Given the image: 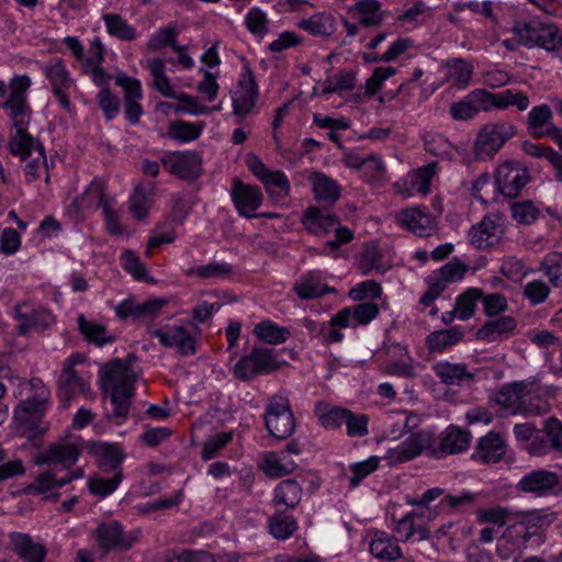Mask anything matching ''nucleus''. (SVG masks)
I'll return each instance as SVG.
<instances>
[{
	"label": "nucleus",
	"mask_w": 562,
	"mask_h": 562,
	"mask_svg": "<svg viewBox=\"0 0 562 562\" xmlns=\"http://www.w3.org/2000/svg\"><path fill=\"white\" fill-rule=\"evenodd\" d=\"M517 488L535 497L555 496L562 492V477L557 472L540 468L525 473Z\"/></svg>",
	"instance_id": "nucleus-9"
},
{
	"label": "nucleus",
	"mask_w": 562,
	"mask_h": 562,
	"mask_svg": "<svg viewBox=\"0 0 562 562\" xmlns=\"http://www.w3.org/2000/svg\"><path fill=\"white\" fill-rule=\"evenodd\" d=\"M437 172V164L430 162L422 168L411 172L407 178L409 186L415 193H420L423 196L427 195L430 191V183Z\"/></svg>",
	"instance_id": "nucleus-55"
},
{
	"label": "nucleus",
	"mask_w": 562,
	"mask_h": 562,
	"mask_svg": "<svg viewBox=\"0 0 562 562\" xmlns=\"http://www.w3.org/2000/svg\"><path fill=\"white\" fill-rule=\"evenodd\" d=\"M506 453V442L501 434L491 430L477 440L472 453V460L482 464L499 462Z\"/></svg>",
	"instance_id": "nucleus-24"
},
{
	"label": "nucleus",
	"mask_w": 562,
	"mask_h": 562,
	"mask_svg": "<svg viewBox=\"0 0 562 562\" xmlns=\"http://www.w3.org/2000/svg\"><path fill=\"white\" fill-rule=\"evenodd\" d=\"M80 450L75 445H59L49 449L47 458L53 464H61L65 468L72 467L79 459Z\"/></svg>",
	"instance_id": "nucleus-60"
},
{
	"label": "nucleus",
	"mask_w": 562,
	"mask_h": 562,
	"mask_svg": "<svg viewBox=\"0 0 562 562\" xmlns=\"http://www.w3.org/2000/svg\"><path fill=\"white\" fill-rule=\"evenodd\" d=\"M297 26L312 36L327 38L335 33L336 21L331 14L318 12L299 21Z\"/></svg>",
	"instance_id": "nucleus-32"
},
{
	"label": "nucleus",
	"mask_w": 562,
	"mask_h": 562,
	"mask_svg": "<svg viewBox=\"0 0 562 562\" xmlns=\"http://www.w3.org/2000/svg\"><path fill=\"white\" fill-rule=\"evenodd\" d=\"M435 442L436 436L432 431L420 429L412 432L396 447L389 448L384 459H386L391 465H395L412 461L424 453L430 457V451Z\"/></svg>",
	"instance_id": "nucleus-6"
},
{
	"label": "nucleus",
	"mask_w": 562,
	"mask_h": 562,
	"mask_svg": "<svg viewBox=\"0 0 562 562\" xmlns=\"http://www.w3.org/2000/svg\"><path fill=\"white\" fill-rule=\"evenodd\" d=\"M472 435L469 430L457 425H449L430 451V458L440 460L447 456H453L465 451L471 442Z\"/></svg>",
	"instance_id": "nucleus-15"
},
{
	"label": "nucleus",
	"mask_w": 562,
	"mask_h": 562,
	"mask_svg": "<svg viewBox=\"0 0 562 562\" xmlns=\"http://www.w3.org/2000/svg\"><path fill=\"white\" fill-rule=\"evenodd\" d=\"M539 271L548 279L551 288L562 289V255H547L539 266Z\"/></svg>",
	"instance_id": "nucleus-49"
},
{
	"label": "nucleus",
	"mask_w": 562,
	"mask_h": 562,
	"mask_svg": "<svg viewBox=\"0 0 562 562\" xmlns=\"http://www.w3.org/2000/svg\"><path fill=\"white\" fill-rule=\"evenodd\" d=\"M359 268L363 274L372 272L383 274L391 268V262L385 258L382 250L371 243L366 245L359 261Z\"/></svg>",
	"instance_id": "nucleus-39"
},
{
	"label": "nucleus",
	"mask_w": 562,
	"mask_h": 562,
	"mask_svg": "<svg viewBox=\"0 0 562 562\" xmlns=\"http://www.w3.org/2000/svg\"><path fill=\"white\" fill-rule=\"evenodd\" d=\"M517 133L516 126L507 121L486 123L479 131L473 153L477 159L492 158Z\"/></svg>",
	"instance_id": "nucleus-5"
},
{
	"label": "nucleus",
	"mask_w": 562,
	"mask_h": 562,
	"mask_svg": "<svg viewBox=\"0 0 562 562\" xmlns=\"http://www.w3.org/2000/svg\"><path fill=\"white\" fill-rule=\"evenodd\" d=\"M77 479H79V475L75 474H65L61 477L52 473L37 474V495L50 493L48 497L56 499L59 494L53 492L66 486Z\"/></svg>",
	"instance_id": "nucleus-53"
},
{
	"label": "nucleus",
	"mask_w": 562,
	"mask_h": 562,
	"mask_svg": "<svg viewBox=\"0 0 562 562\" xmlns=\"http://www.w3.org/2000/svg\"><path fill=\"white\" fill-rule=\"evenodd\" d=\"M551 294V286L541 279H532L522 286V296L531 306L543 304Z\"/></svg>",
	"instance_id": "nucleus-57"
},
{
	"label": "nucleus",
	"mask_w": 562,
	"mask_h": 562,
	"mask_svg": "<svg viewBox=\"0 0 562 562\" xmlns=\"http://www.w3.org/2000/svg\"><path fill=\"white\" fill-rule=\"evenodd\" d=\"M463 336L464 333L459 326L435 331L427 337L429 351H441L451 348L461 341Z\"/></svg>",
	"instance_id": "nucleus-45"
},
{
	"label": "nucleus",
	"mask_w": 562,
	"mask_h": 562,
	"mask_svg": "<svg viewBox=\"0 0 562 562\" xmlns=\"http://www.w3.org/2000/svg\"><path fill=\"white\" fill-rule=\"evenodd\" d=\"M482 297V291L476 288H470L462 294H460L454 304V313L457 318L460 321L470 319L476 308L477 301Z\"/></svg>",
	"instance_id": "nucleus-54"
},
{
	"label": "nucleus",
	"mask_w": 562,
	"mask_h": 562,
	"mask_svg": "<svg viewBox=\"0 0 562 562\" xmlns=\"http://www.w3.org/2000/svg\"><path fill=\"white\" fill-rule=\"evenodd\" d=\"M396 222L413 234L427 237L436 231L435 217L420 207H407L395 214Z\"/></svg>",
	"instance_id": "nucleus-20"
},
{
	"label": "nucleus",
	"mask_w": 562,
	"mask_h": 562,
	"mask_svg": "<svg viewBox=\"0 0 562 562\" xmlns=\"http://www.w3.org/2000/svg\"><path fill=\"white\" fill-rule=\"evenodd\" d=\"M301 223L310 234L317 237H325L334 232L335 238L326 243L330 249H338L353 239V233L348 227L340 225L336 214L317 206L307 207L302 213Z\"/></svg>",
	"instance_id": "nucleus-4"
},
{
	"label": "nucleus",
	"mask_w": 562,
	"mask_h": 562,
	"mask_svg": "<svg viewBox=\"0 0 562 562\" xmlns=\"http://www.w3.org/2000/svg\"><path fill=\"white\" fill-rule=\"evenodd\" d=\"M446 68L447 80L453 87L464 89L469 86L474 69L470 63L460 58L451 59L447 61Z\"/></svg>",
	"instance_id": "nucleus-44"
},
{
	"label": "nucleus",
	"mask_w": 562,
	"mask_h": 562,
	"mask_svg": "<svg viewBox=\"0 0 562 562\" xmlns=\"http://www.w3.org/2000/svg\"><path fill=\"white\" fill-rule=\"evenodd\" d=\"M254 336L268 345H280L288 341L292 331L289 327L281 326L271 319H263L255 325Z\"/></svg>",
	"instance_id": "nucleus-35"
},
{
	"label": "nucleus",
	"mask_w": 562,
	"mask_h": 562,
	"mask_svg": "<svg viewBox=\"0 0 562 562\" xmlns=\"http://www.w3.org/2000/svg\"><path fill=\"white\" fill-rule=\"evenodd\" d=\"M127 356L126 362L116 359L108 364L100 375L101 390L110 396L112 405L109 418L117 426L127 420L135 394V375L131 372V363L136 360V353Z\"/></svg>",
	"instance_id": "nucleus-2"
},
{
	"label": "nucleus",
	"mask_w": 562,
	"mask_h": 562,
	"mask_svg": "<svg viewBox=\"0 0 562 562\" xmlns=\"http://www.w3.org/2000/svg\"><path fill=\"white\" fill-rule=\"evenodd\" d=\"M146 68L151 76L153 87L165 98L177 97L175 87L166 75L165 61L160 58H151L146 61Z\"/></svg>",
	"instance_id": "nucleus-40"
},
{
	"label": "nucleus",
	"mask_w": 562,
	"mask_h": 562,
	"mask_svg": "<svg viewBox=\"0 0 562 562\" xmlns=\"http://www.w3.org/2000/svg\"><path fill=\"white\" fill-rule=\"evenodd\" d=\"M113 201L104 194L103 184L100 181H92L76 203L79 209L101 207L103 210Z\"/></svg>",
	"instance_id": "nucleus-47"
},
{
	"label": "nucleus",
	"mask_w": 562,
	"mask_h": 562,
	"mask_svg": "<svg viewBox=\"0 0 562 562\" xmlns=\"http://www.w3.org/2000/svg\"><path fill=\"white\" fill-rule=\"evenodd\" d=\"M505 233L501 220L496 216H485L469 231V240L476 249H488L499 244Z\"/></svg>",
	"instance_id": "nucleus-18"
},
{
	"label": "nucleus",
	"mask_w": 562,
	"mask_h": 562,
	"mask_svg": "<svg viewBox=\"0 0 562 562\" xmlns=\"http://www.w3.org/2000/svg\"><path fill=\"white\" fill-rule=\"evenodd\" d=\"M232 201L240 216L256 217L255 211L263 202V194L259 187L251 186L235 178L231 188Z\"/></svg>",
	"instance_id": "nucleus-17"
},
{
	"label": "nucleus",
	"mask_w": 562,
	"mask_h": 562,
	"mask_svg": "<svg viewBox=\"0 0 562 562\" xmlns=\"http://www.w3.org/2000/svg\"><path fill=\"white\" fill-rule=\"evenodd\" d=\"M479 494L473 493L469 490H462L459 494H448L446 495L440 504L443 507H449L454 512L459 513H470L474 510L477 506Z\"/></svg>",
	"instance_id": "nucleus-52"
},
{
	"label": "nucleus",
	"mask_w": 562,
	"mask_h": 562,
	"mask_svg": "<svg viewBox=\"0 0 562 562\" xmlns=\"http://www.w3.org/2000/svg\"><path fill=\"white\" fill-rule=\"evenodd\" d=\"M77 324L85 339L98 348H102L106 344L115 340L114 335H112L105 326L87 319L82 314L78 315Z\"/></svg>",
	"instance_id": "nucleus-38"
},
{
	"label": "nucleus",
	"mask_w": 562,
	"mask_h": 562,
	"mask_svg": "<svg viewBox=\"0 0 562 562\" xmlns=\"http://www.w3.org/2000/svg\"><path fill=\"white\" fill-rule=\"evenodd\" d=\"M349 12L367 27L378 26L384 20V12L378 0H359L350 7Z\"/></svg>",
	"instance_id": "nucleus-34"
},
{
	"label": "nucleus",
	"mask_w": 562,
	"mask_h": 562,
	"mask_svg": "<svg viewBox=\"0 0 562 562\" xmlns=\"http://www.w3.org/2000/svg\"><path fill=\"white\" fill-rule=\"evenodd\" d=\"M232 266L226 262L213 261L206 265L194 266L186 269L183 273L190 278L202 280L222 279L232 273Z\"/></svg>",
	"instance_id": "nucleus-46"
},
{
	"label": "nucleus",
	"mask_w": 562,
	"mask_h": 562,
	"mask_svg": "<svg viewBox=\"0 0 562 562\" xmlns=\"http://www.w3.org/2000/svg\"><path fill=\"white\" fill-rule=\"evenodd\" d=\"M276 353H245L233 368V374L240 381H250L259 375L279 369Z\"/></svg>",
	"instance_id": "nucleus-13"
},
{
	"label": "nucleus",
	"mask_w": 562,
	"mask_h": 562,
	"mask_svg": "<svg viewBox=\"0 0 562 562\" xmlns=\"http://www.w3.org/2000/svg\"><path fill=\"white\" fill-rule=\"evenodd\" d=\"M553 113L548 104L533 106L527 114L526 125L530 135L537 138L552 137L553 130L557 128L551 124Z\"/></svg>",
	"instance_id": "nucleus-28"
},
{
	"label": "nucleus",
	"mask_w": 562,
	"mask_h": 562,
	"mask_svg": "<svg viewBox=\"0 0 562 562\" xmlns=\"http://www.w3.org/2000/svg\"><path fill=\"white\" fill-rule=\"evenodd\" d=\"M344 162L348 168L359 170L361 177L371 184L382 186L387 179L386 166L382 158L375 154L364 156L348 153L344 157Z\"/></svg>",
	"instance_id": "nucleus-14"
},
{
	"label": "nucleus",
	"mask_w": 562,
	"mask_h": 562,
	"mask_svg": "<svg viewBox=\"0 0 562 562\" xmlns=\"http://www.w3.org/2000/svg\"><path fill=\"white\" fill-rule=\"evenodd\" d=\"M527 395V385L522 381H515L501 386L495 395L498 405L504 406L512 413H520L525 403L524 397Z\"/></svg>",
	"instance_id": "nucleus-30"
},
{
	"label": "nucleus",
	"mask_w": 562,
	"mask_h": 562,
	"mask_svg": "<svg viewBox=\"0 0 562 562\" xmlns=\"http://www.w3.org/2000/svg\"><path fill=\"white\" fill-rule=\"evenodd\" d=\"M497 110L515 106L518 111L528 109L530 102L527 94L515 89H507L496 93Z\"/></svg>",
	"instance_id": "nucleus-63"
},
{
	"label": "nucleus",
	"mask_w": 562,
	"mask_h": 562,
	"mask_svg": "<svg viewBox=\"0 0 562 562\" xmlns=\"http://www.w3.org/2000/svg\"><path fill=\"white\" fill-rule=\"evenodd\" d=\"M122 480H123L122 471L115 472L112 477L95 476V477L89 479L88 488L92 495H97V496H100L101 498H105V497L112 495L117 490Z\"/></svg>",
	"instance_id": "nucleus-58"
},
{
	"label": "nucleus",
	"mask_w": 562,
	"mask_h": 562,
	"mask_svg": "<svg viewBox=\"0 0 562 562\" xmlns=\"http://www.w3.org/2000/svg\"><path fill=\"white\" fill-rule=\"evenodd\" d=\"M268 519L269 532L278 540H288L297 530L299 525L294 516L285 515L284 509H278Z\"/></svg>",
	"instance_id": "nucleus-41"
},
{
	"label": "nucleus",
	"mask_w": 562,
	"mask_h": 562,
	"mask_svg": "<svg viewBox=\"0 0 562 562\" xmlns=\"http://www.w3.org/2000/svg\"><path fill=\"white\" fill-rule=\"evenodd\" d=\"M106 32L122 41H133L137 37L136 30L128 24L121 15L105 13L102 15Z\"/></svg>",
	"instance_id": "nucleus-48"
},
{
	"label": "nucleus",
	"mask_w": 562,
	"mask_h": 562,
	"mask_svg": "<svg viewBox=\"0 0 562 562\" xmlns=\"http://www.w3.org/2000/svg\"><path fill=\"white\" fill-rule=\"evenodd\" d=\"M379 314V308L375 303L366 302L360 303L353 307H346L338 312L333 317V324L341 326L357 327L367 325L374 319Z\"/></svg>",
	"instance_id": "nucleus-26"
},
{
	"label": "nucleus",
	"mask_w": 562,
	"mask_h": 562,
	"mask_svg": "<svg viewBox=\"0 0 562 562\" xmlns=\"http://www.w3.org/2000/svg\"><path fill=\"white\" fill-rule=\"evenodd\" d=\"M205 124L203 122L191 123L186 121H177L170 123L168 127V136L172 139L188 143L200 137Z\"/></svg>",
	"instance_id": "nucleus-51"
},
{
	"label": "nucleus",
	"mask_w": 562,
	"mask_h": 562,
	"mask_svg": "<svg viewBox=\"0 0 562 562\" xmlns=\"http://www.w3.org/2000/svg\"><path fill=\"white\" fill-rule=\"evenodd\" d=\"M546 50L554 52L562 47V33L554 24H546L540 22L539 26V44Z\"/></svg>",
	"instance_id": "nucleus-64"
},
{
	"label": "nucleus",
	"mask_w": 562,
	"mask_h": 562,
	"mask_svg": "<svg viewBox=\"0 0 562 562\" xmlns=\"http://www.w3.org/2000/svg\"><path fill=\"white\" fill-rule=\"evenodd\" d=\"M552 521V514L538 510L529 513L522 520L506 528L497 541V547L504 549L507 554H514L524 549H537L546 541Z\"/></svg>",
	"instance_id": "nucleus-3"
},
{
	"label": "nucleus",
	"mask_w": 562,
	"mask_h": 562,
	"mask_svg": "<svg viewBox=\"0 0 562 562\" xmlns=\"http://www.w3.org/2000/svg\"><path fill=\"white\" fill-rule=\"evenodd\" d=\"M154 336L164 348H178L181 351H194L196 349L195 337L183 326H169L154 331Z\"/></svg>",
	"instance_id": "nucleus-27"
},
{
	"label": "nucleus",
	"mask_w": 562,
	"mask_h": 562,
	"mask_svg": "<svg viewBox=\"0 0 562 562\" xmlns=\"http://www.w3.org/2000/svg\"><path fill=\"white\" fill-rule=\"evenodd\" d=\"M161 165L170 173L182 179H196L201 175L202 159L195 151H170L162 156Z\"/></svg>",
	"instance_id": "nucleus-16"
},
{
	"label": "nucleus",
	"mask_w": 562,
	"mask_h": 562,
	"mask_svg": "<svg viewBox=\"0 0 562 562\" xmlns=\"http://www.w3.org/2000/svg\"><path fill=\"white\" fill-rule=\"evenodd\" d=\"M86 448L90 454L98 458V467L102 472L122 471L125 454L120 445L89 440Z\"/></svg>",
	"instance_id": "nucleus-21"
},
{
	"label": "nucleus",
	"mask_w": 562,
	"mask_h": 562,
	"mask_svg": "<svg viewBox=\"0 0 562 562\" xmlns=\"http://www.w3.org/2000/svg\"><path fill=\"white\" fill-rule=\"evenodd\" d=\"M11 549L25 562H35V544L27 533L12 532Z\"/></svg>",
	"instance_id": "nucleus-62"
},
{
	"label": "nucleus",
	"mask_w": 562,
	"mask_h": 562,
	"mask_svg": "<svg viewBox=\"0 0 562 562\" xmlns=\"http://www.w3.org/2000/svg\"><path fill=\"white\" fill-rule=\"evenodd\" d=\"M30 87L31 78L27 76L13 77L9 86L0 80V98L9 91L8 99L1 103L8 111L12 125L8 146L10 153L21 160H26L32 155L34 145V138L27 132L33 114L26 101V91Z\"/></svg>",
	"instance_id": "nucleus-1"
},
{
	"label": "nucleus",
	"mask_w": 562,
	"mask_h": 562,
	"mask_svg": "<svg viewBox=\"0 0 562 562\" xmlns=\"http://www.w3.org/2000/svg\"><path fill=\"white\" fill-rule=\"evenodd\" d=\"M437 374L445 384L461 385L464 382L473 380L474 375L470 373L462 364L441 363L437 368Z\"/></svg>",
	"instance_id": "nucleus-56"
},
{
	"label": "nucleus",
	"mask_w": 562,
	"mask_h": 562,
	"mask_svg": "<svg viewBox=\"0 0 562 562\" xmlns=\"http://www.w3.org/2000/svg\"><path fill=\"white\" fill-rule=\"evenodd\" d=\"M95 539L104 553L112 550H128L133 543L126 539L123 525L117 520L102 522L95 530Z\"/></svg>",
	"instance_id": "nucleus-25"
},
{
	"label": "nucleus",
	"mask_w": 562,
	"mask_h": 562,
	"mask_svg": "<svg viewBox=\"0 0 562 562\" xmlns=\"http://www.w3.org/2000/svg\"><path fill=\"white\" fill-rule=\"evenodd\" d=\"M265 426L276 439L289 438L295 429V418L290 402L283 396H272L265 408Z\"/></svg>",
	"instance_id": "nucleus-7"
},
{
	"label": "nucleus",
	"mask_w": 562,
	"mask_h": 562,
	"mask_svg": "<svg viewBox=\"0 0 562 562\" xmlns=\"http://www.w3.org/2000/svg\"><path fill=\"white\" fill-rule=\"evenodd\" d=\"M303 488L295 479H285L277 484L272 491L273 506L280 509L281 506L286 509H294L302 499Z\"/></svg>",
	"instance_id": "nucleus-29"
},
{
	"label": "nucleus",
	"mask_w": 562,
	"mask_h": 562,
	"mask_svg": "<svg viewBox=\"0 0 562 562\" xmlns=\"http://www.w3.org/2000/svg\"><path fill=\"white\" fill-rule=\"evenodd\" d=\"M293 289L302 300L315 299L329 292V288L323 282L319 271H310L301 276Z\"/></svg>",
	"instance_id": "nucleus-36"
},
{
	"label": "nucleus",
	"mask_w": 562,
	"mask_h": 562,
	"mask_svg": "<svg viewBox=\"0 0 562 562\" xmlns=\"http://www.w3.org/2000/svg\"><path fill=\"white\" fill-rule=\"evenodd\" d=\"M180 102L175 106L176 113L188 114L192 116H203L212 113V109L203 103L200 99L188 93H179L175 98Z\"/></svg>",
	"instance_id": "nucleus-61"
},
{
	"label": "nucleus",
	"mask_w": 562,
	"mask_h": 562,
	"mask_svg": "<svg viewBox=\"0 0 562 562\" xmlns=\"http://www.w3.org/2000/svg\"><path fill=\"white\" fill-rule=\"evenodd\" d=\"M258 95L259 89L255 81L254 74L249 66H244L238 85L232 92L233 114L237 124H240L254 112Z\"/></svg>",
	"instance_id": "nucleus-8"
},
{
	"label": "nucleus",
	"mask_w": 562,
	"mask_h": 562,
	"mask_svg": "<svg viewBox=\"0 0 562 562\" xmlns=\"http://www.w3.org/2000/svg\"><path fill=\"white\" fill-rule=\"evenodd\" d=\"M105 48L99 37H94L89 48V55L82 57L81 68L85 75L89 76L97 86L109 85L112 76L108 74L102 64L104 61Z\"/></svg>",
	"instance_id": "nucleus-23"
},
{
	"label": "nucleus",
	"mask_w": 562,
	"mask_h": 562,
	"mask_svg": "<svg viewBox=\"0 0 562 562\" xmlns=\"http://www.w3.org/2000/svg\"><path fill=\"white\" fill-rule=\"evenodd\" d=\"M521 148L528 156L547 159L555 170L557 180L562 182V156L557 150L529 140L524 142Z\"/></svg>",
	"instance_id": "nucleus-43"
},
{
	"label": "nucleus",
	"mask_w": 562,
	"mask_h": 562,
	"mask_svg": "<svg viewBox=\"0 0 562 562\" xmlns=\"http://www.w3.org/2000/svg\"><path fill=\"white\" fill-rule=\"evenodd\" d=\"M246 165L252 175L265 186L272 200H279L290 194L291 184L284 172L270 170L258 156L248 154Z\"/></svg>",
	"instance_id": "nucleus-10"
},
{
	"label": "nucleus",
	"mask_w": 562,
	"mask_h": 562,
	"mask_svg": "<svg viewBox=\"0 0 562 562\" xmlns=\"http://www.w3.org/2000/svg\"><path fill=\"white\" fill-rule=\"evenodd\" d=\"M14 424L22 436L35 437V397H27L15 407Z\"/></svg>",
	"instance_id": "nucleus-37"
},
{
	"label": "nucleus",
	"mask_w": 562,
	"mask_h": 562,
	"mask_svg": "<svg viewBox=\"0 0 562 562\" xmlns=\"http://www.w3.org/2000/svg\"><path fill=\"white\" fill-rule=\"evenodd\" d=\"M87 356L88 353H71L67 359V366L59 375L57 396L63 408L69 406L71 401L86 390V382L74 369V366L83 362Z\"/></svg>",
	"instance_id": "nucleus-11"
},
{
	"label": "nucleus",
	"mask_w": 562,
	"mask_h": 562,
	"mask_svg": "<svg viewBox=\"0 0 562 562\" xmlns=\"http://www.w3.org/2000/svg\"><path fill=\"white\" fill-rule=\"evenodd\" d=\"M356 77L352 72L341 70L328 77L323 85V94L342 93L355 88Z\"/></svg>",
	"instance_id": "nucleus-59"
},
{
	"label": "nucleus",
	"mask_w": 562,
	"mask_h": 562,
	"mask_svg": "<svg viewBox=\"0 0 562 562\" xmlns=\"http://www.w3.org/2000/svg\"><path fill=\"white\" fill-rule=\"evenodd\" d=\"M370 553L385 561H395L402 557V549L397 541L385 531H376L369 543Z\"/></svg>",
	"instance_id": "nucleus-33"
},
{
	"label": "nucleus",
	"mask_w": 562,
	"mask_h": 562,
	"mask_svg": "<svg viewBox=\"0 0 562 562\" xmlns=\"http://www.w3.org/2000/svg\"><path fill=\"white\" fill-rule=\"evenodd\" d=\"M44 74L50 85L52 92L65 110L70 109L68 91L74 85L66 65L60 59H54L44 67Z\"/></svg>",
	"instance_id": "nucleus-19"
},
{
	"label": "nucleus",
	"mask_w": 562,
	"mask_h": 562,
	"mask_svg": "<svg viewBox=\"0 0 562 562\" xmlns=\"http://www.w3.org/2000/svg\"><path fill=\"white\" fill-rule=\"evenodd\" d=\"M528 181V171L520 162L506 161L496 170V188L506 198L517 196Z\"/></svg>",
	"instance_id": "nucleus-12"
},
{
	"label": "nucleus",
	"mask_w": 562,
	"mask_h": 562,
	"mask_svg": "<svg viewBox=\"0 0 562 562\" xmlns=\"http://www.w3.org/2000/svg\"><path fill=\"white\" fill-rule=\"evenodd\" d=\"M315 199L318 202L334 204L340 196V186L322 172H312L308 177Z\"/></svg>",
	"instance_id": "nucleus-31"
},
{
	"label": "nucleus",
	"mask_w": 562,
	"mask_h": 562,
	"mask_svg": "<svg viewBox=\"0 0 562 562\" xmlns=\"http://www.w3.org/2000/svg\"><path fill=\"white\" fill-rule=\"evenodd\" d=\"M382 458L379 456H370L369 458L352 462L348 465L350 475L348 477L349 486L351 488L359 487L362 482L371 474L376 472L381 467Z\"/></svg>",
	"instance_id": "nucleus-42"
},
{
	"label": "nucleus",
	"mask_w": 562,
	"mask_h": 562,
	"mask_svg": "<svg viewBox=\"0 0 562 562\" xmlns=\"http://www.w3.org/2000/svg\"><path fill=\"white\" fill-rule=\"evenodd\" d=\"M156 192V181L138 180L135 182L128 198V211L135 220L142 221L147 217L154 204Z\"/></svg>",
	"instance_id": "nucleus-22"
},
{
	"label": "nucleus",
	"mask_w": 562,
	"mask_h": 562,
	"mask_svg": "<svg viewBox=\"0 0 562 562\" xmlns=\"http://www.w3.org/2000/svg\"><path fill=\"white\" fill-rule=\"evenodd\" d=\"M425 150L440 158H451L454 148L442 134L437 132H425L423 135Z\"/></svg>",
	"instance_id": "nucleus-50"
}]
</instances>
